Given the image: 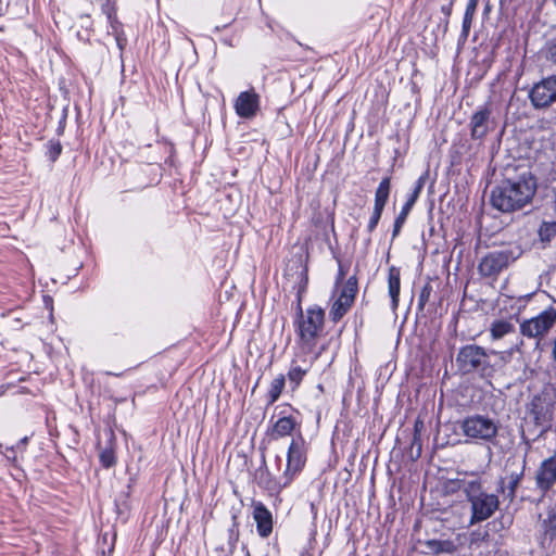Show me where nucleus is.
<instances>
[{
    "mask_svg": "<svg viewBox=\"0 0 556 556\" xmlns=\"http://www.w3.org/2000/svg\"><path fill=\"white\" fill-rule=\"evenodd\" d=\"M535 192V178L523 174L517 179H507L496 186L491 192L490 201L495 210L513 213L530 204Z\"/></svg>",
    "mask_w": 556,
    "mask_h": 556,
    "instance_id": "nucleus-1",
    "label": "nucleus"
},
{
    "mask_svg": "<svg viewBox=\"0 0 556 556\" xmlns=\"http://www.w3.org/2000/svg\"><path fill=\"white\" fill-rule=\"evenodd\" d=\"M463 491L471 507L470 526L489 519L498 508V497L484 492L479 480L465 481Z\"/></svg>",
    "mask_w": 556,
    "mask_h": 556,
    "instance_id": "nucleus-2",
    "label": "nucleus"
},
{
    "mask_svg": "<svg viewBox=\"0 0 556 556\" xmlns=\"http://www.w3.org/2000/svg\"><path fill=\"white\" fill-rule=\"evenodd\" d=\"M324 324L325 311L321 307L313 305L307 307L305 312L300 308L294 323L300 343L309 350L315 348L317 340L324 333Z\"/></svg>",
    "mask_w": 556,
    "mask_h": 556,
    "instance_id": "nucleus-3",
    "label": "nucleus"
},
{
    "mask_svg": "<svg viewBox=\"0 0 556 556\" xmlns=\"http://www.w3.org/2000/svg\"><path fill=\"white\" fill-rule=\"evenodd\" d=\"M555 409L556 391L552 388H544L527 405V415L541 429V432H545L552 426Z\"/></svg>",
    "mask_w": 556,
    "mask_h": 556,
    "instance_id": "nucleus-4",
    "label": "nucleus"
},
{
    "mask_svg": "<svg viewBox=\"0 0 556 556\" xmlns=\"http://www.w3.org/2000/svg\"><path fill=\"white\" fill-rule=\"evenodd\" d=\"M459 427L466 442H491L498 432V425L494 419L479 414L467 416L460 421Z\"/></svg>",
    "mask_w": 556,
    "mask_h": 556,
    "instance_id": "nucleus-5",
    "label": "nucleus"
},
{
    "mask_svg": "<svg viewBox=\"0 0 556 556\" xmlns=\"http://www.w3.org/2000/svg\"><path fill=\"white\" fill-rule=\"evenodd\" d=\"M521 255L519 248H506L486 253L478 265L483 277H497Z\"/></svg>",
    "mask_w": 556,
    "mask_h": 556,
    "instance_id": "nucleus-6",
    "label": "nucleus"
},
{
    "mask_svg": "<svg viewBox=\"0 0 556 556\" xmlns=\"http://www.w3.org/2000/svg\"><path fill=\"white\" fill-rule=\"evenodd\" d=\"M456 362L464 372L475 370L483 375H490L494 368L490 364V354L481 346L469 344L462 348L457 354Z\"/></svg>",
    "mask_w": 556,
    "mask_h": 556,
    "instance_id": "nucleus-7",
    "label": "nucleus"
},
{
    "mask_svg": "<svg viewBox=\"0 0 556 556\" xmlns=\"http://www.w3.org/2000/svg\"><path fill=\"white\" fill-rule=\"evenodd\" d=\"M357 291L358 287L355 276L349 277L341 288L334 289L332 295L334 300L329 311V317L333 323H338L350 311Z\"/></svg>",
    "mask_w": 556,
    "mask_h": 556,
    "instance_id": "nucleus-8",
    "label": "nucleus"
},
{
    "mask_svg": "<svg viewBox=\"0 0 556 556\" xmlns=\"http://www.w3.org/2000/svg\"><path fill=\"white\" fill-rule=\"evenodd\" d=\"M556 324V309L548 307L538 316L523 320L520 324V332L530 339H542Z\"/></svg>",
    "mask_w": 556,
    "mask_h": 556,
    "instance_id": "nucleus-9",
    "label": "nucleus"
},
{
    "mask_svg": "<svg viewBox=\"0 0 556 556\" xmlns=\"http://www.w3.org/2000/svg\"><path fill=\"white\" fill-rule=\"evenodd\" d=\"M306 462L305 442L302 437L293 439L288 448L287 468L283 471L282 479L291 483L294 477L303 469Z\"/></svg>",
    "mask_w": 556,
    "mask_h": 556,
    "instance_id": "nucleus-10",
    "label": "nucleus"
},
{
    "mask_svg": "<svg viewBox=\"0 0 556 556\" xmlns=\"http://www.w3.org/2000/svg\"><path fill=\"white\" fill-rule=\"evenodd\" d=\"M529 98L535 109H546L556 102V75L543 78L534 84Z\"/></svg>",
    "mask_w": 556,
    "mask_h": 556,
    "instance_id": "nucleus-11",
    "label": "nucleus"
},
{
    "mask_svg": "<svg viewBox=\"0 0 556 556\" xmlns=\"http://www.w3.org/2000/svg\"><path fill=\"white\" fill-rule=\"evenodd\" d=\"M536 489L544 495L556 483V450L553 455L544 459L535 471Z\"/></svg>",
    "mask_w": 556,
    "mask_h": 556,
    "instance_id": "nucleus-12",
    "label": "nucleus"
},
{
    "mask_svg": "<svg viewBox=\"0 0 556 556\" xmlns=\"http://www.w3.org/2000/svg\"><path fill=\"white\" fill-rule=\"evenodd\" d=\"M236 114L245 119H251L256 116L261 108L260 94L252 88L247 91H242L237 97L233 104Z\"/></svg>",
    "mask_w": 556,
    "mask_h": 556,
    "instance_id": "nucleus-13",
    "label": "nucleus"
},
{
    "mask_svg": "<svg viewBox=\"0 0 556 556\" xmlns=\"http://www.w3.org/2000/svg\"><path fill=\"white\" fill-rule=\"evenodd\" d=\"M254 479L257 483V485L267 492L269 494H279L285 488H287L290 483H287L285 479H276L271 476L269 472L265 455H262V463L261 466L255 470Z\"/></svg>",
    "mask_w": 556,
    "mask_h": 556,
    "instance_id": "nucleus-14",
    "label": "nucleus"
},
{
    "mask_svg": "<svg viewBox=\"0 0 556 556\" xmlns=\"http://www.w3.org/2000/svg\"><path fill=\"white\" fill-rule=\"evenodd\" d=\"M253 519L257 534L266 539L273 532V514L262 502H253Z\"/></svg>",
    "mask_w": 556,
    "mask_h": 556,
    "instance_id": "nucleus-15",
    "label": "nucleus"
},
{
    "mask_svg": "<svg viewBox=\"0 0 556 556\" xmlns=\"http://www.w3.org/2000/svg\"><path fill=\"white\" fill-rule=\"evenodd\" d=\"M491 109L488 105L479 108L470 118L471 137L482 139L491 129Z\"/></svg>",
    "mask_w": 556,
    "mask_h": 556,
    "instance_id": "nucleus-16",
    "label": "nucleus"
},
{
    "mask_svg": "<svg viewBox=\"0 0 556 556\" xmlns=\"http://www.w3.org/2000/svg\"><path fill=\"white\" fill-rule=\"evenodd\" d=\"M296 426V421L291 416L280 417L273 426L270 435L273 439H279L290 435Z\"/></svg>",
    "mask_w": 556,
    "mask_h": 556,
    "instance_id": "nucleus-17",
    "label": "nucleus"
},
{
    "mask_svg": "<svg viewBox=\"0 0 556 556\" xmlns=\"http://www.w3.org/2000/svg\"><path fill=\"white\" fill-rule=\"evenodd\" d=\"M388 283H389V295L391 298L392 307L395 309L397 306V303H399V294H400V286H401L400 269H397L395 267H391L389 269Z\"/></svg>",
    "mask_w": 556,
    "mask_h": 556,
    "instance_id": "nucleus-18",
    "label": "nucleus"
},
{
    "mask_svg": "<svg viewBox=\"0 0 556 556\" xmlns=\"http://www.w3.org/2000/svg\"><path fill=\"white\" fill-rule=\"evenodd\" d=\"M514 325L505 319L494 320L490 326V333L493 340H500L508 333L514 332Z\"/></svg>",
    "mask_w": 556,
    "mask_h": 556,
    "instance_id": "nucleus-19",
    "label": "nucleus"
},
{
    "mask_svg": "<svg viewBox=\"0 0 556 556\" xmlns=\"http://www.w3.org/2000/svg\"><path fill=\"white\" fill-rule=\"evenodd\" d=\"M382 213V181L379 182L377 189H376V199H375V208L372 212V215L368 222V231H372L380 219Z\"/></svg>",
    "mask_w": 556,
    "mask_h": 556,
    "instance_id": "nucleus-20",
    "label": "nucleus"
},
{
    "mask_svg": "<svg viewBox=\"0 0 556 556\" xmlns=\"http://www.w3.org/2000/svg\"><path fill=\"white\" fill-rule=\"evenodd\" d=\"M286 384L285 375H278L271 382L267 392V402L268 404H274L280 397L282 390Z\"/></svg>",
    "mask_w": 556,
    "mask_h": 556,
    "instance_id": "nucleus-21",
    "label": "nucleus"
},
{
    "mask_svg": "<svg viewBox=\"0 0 556 556\" xmlns=\"http://www.w3.org/2000/svg\"><path fill=\"white\" fill-rule=\"evenodd\" d=\"M544 539L556 540V506L547 511V517L543 521Z\"/></svg>",
    "mask_w": 556,
    "mask_h": 556,
    "instance_id": "nucleus-22",
    "label": "nucleus"
},
{
    "mask_svg": "<svg viewBox=\"0 0 556 556\" xmlns=\"http://www.w3.org/2000/svg\"><path fill=\"white\" fill-rule=\"evenodd\" d=\"M309 367H302L298 365L295 362H292L291 367L288 371V379L290 383L293 384V390L296 389L302 382L304 376L307 374Z\"/></svg>",
    "mask_w": 556,
    "mask_h": 556,
    "instance_id": "nucleus-23",
    "label": "nucleus"
},
{
    "mask_svg": "<svg viewBox=\"0 0 556 556\" xmlns=\"http://www.w3.org/2000/svg\"><path fill=\"white\" fill-rule=\"evenodd\" d=\"M427 546L435 554L453 553L456 551V545L450 540H430L427 542Z\"/></svg>",
    "mask_w": 556,
    "mask_h": 556,
    "instance_id": "nucleus-24",
    "label": "nucleus"
},
{
    "mask_svg": "<svg viewBox=\"0 0 556 556\" xmlns=\"http://www.w3.org/2000/svg\"><path fill=\"white\" fill-rule=\"evenodd\" d=\"M556 236V222H543L539 228V237L542 242H551Z\"/></svg>",
    "mask_w": 556,
    "mask_h": 556,
    "instance_id": "nucleus-25",
    "label": "nucleus"
},
{
    "mask_svg": "<svg viewBox=\"0 0 556 556\" xmlns=\"http://www.w3.org/2000/svg\"><path fill=\"white\" fill-rule=\"evenodd\" d=\"M99 458H100L101 465L104 468H111L116 463L115 453H114V450L111 446L105 447L104 450H102L100 452Z\"/></svg>",
    "mask_w": 556,
    "mask_h": 556,
    "instance_id": "nucleus-26",
    "label": "nucleus"
},
{
    "mask_svg": "<svg viewBox=\"0 0 556 556\" xmlns=\"http://www.w3.org/2000/svg\"><path fill=\"white\" fill-rule=\"evenodd\" d=\"M62 153V144L59 140H50L47 144L46 155L51 162H55Z\"/></svg>",
    "mask_w": 556,
    "mask_h": 556,
    "instance_id": "nucleus-27",
    "label": "nucleus"
},
{
    "mask_svg": "<svg viewBox=\"0 0 556 556\" xmlns=\"http://www.w3.org/2000/svg\"><path fill=\"white\" fill-rule=\"evenodd\" d=\"M239 540V525L237 516H232V526L228 529V544L230 548H235Z\"/></svg>",
    "mask_w": 556,
    "mask_h": 556,
    "instance_id": "nucleus-28",
    "label": "nucleus"
},
{
    "mask_svg": "<svg viewBox=\"0 0 556 556\" xmlns=\"http://www.w3.org/2000/svg\"><path fill=\"white\" fill-rule=\"evenodd\" d=\"M412 207L413 206H410L407 203H405L404 206L402 207V211H401L400 215L396 217L395 223H394L393 236H396L399 233V231L402 228L403 224L405 223L406 217H407L408 213L410 212Z\"/></svg>",
    "mask_w": 556,
    "mask_h": 556,
    "instance_id": "nucleus-29",
    "label": "nucleus"
},
{
    "mask_svg": "<svg viewBox=\"0 0 556 556\" xmlns=\"http://www.w3.org/2000/svg\"><path fill=\"white\" fill-rule=\"evenodd\" d=\"M424 178L420 177L417 182H416V186L414 188V190L412 191V193L409 194L406 203L409 204L410 206H414L415 202L417 201L422 188H424Z\"/></svg>",
    "mask_w": 556,
    "mask_h": 556,
    "instance_id": "nucleus-30",
    "label": "nucleus"
},
{
    "mask_svg": "<svg viewBox=\"0 0 556 556\" xmlns=\"http://www.w3.org/2000/svg\"><path fill=\"white\" fill-rule=\"evenodd\" d=\"M424 178L420 177L417 182H416V186L414 188V190L412 191V193L409 194L406 203L409 204L410 206H414L415 202L417 201L422 188H424Z\"/></svg>",
    "mask_w": 556,
    "mask_h": 556,
    "instance_id": "nucleus-31",
    "label": "nucleus"
},
{
    "mask_svg": "<svg viewBox=\"0 0 556 556\" xmlns=\"http://www.w3.org/2000/svg\"><path fill=\"white\" fill-rule=\"evenodd\" d=\"M431 292H432V287L430 286V283L425 285L420 291L419 299H418L419 308L422 309L425 307L426 303L430 299Z\"/></svg>",
    "mask_w": 556,
    "mask_h": 556,
    "instance_id": "nucleus-32",
    "label": "nucleus"
},
{
    "mask_svg": "<svg viewBox=\"0 0 556 556\" xmlns=\"http://www.w3.org/2000/svg\"><path fill=\"white\" fill-rule=\"evenodd\" d=\"M522 476H523V471H521L519 473L510 475V480H509V485H508L509 496H511V497L515 496L516 489H517L518 484L520 483Z\"/></svg>",
    "mask_w": 556,
    "mask_h": 556,
    "instance_id": "nucleus-33",
    "label": "nucleus"
},
{
    "mask_svg": "<svg viewBox=\"0 0 556 556\" xmlns=\"http://www.w3.org/2000/svg\"><path fill=\"white\" fill-rule=\"evenodd\" d=\"M490 357L492 355L498 357L501 365H504L509 362L511 353L510 352H496V351H490L489 352Z\"/></svg>",
    "mask_w": 556,
    "mask_h": 556,
    "instance_id": "nucleus-34",
    "label": "nucleus"
},
{
    "mask_svg": "<svg viewBox=\"0 0 556 556\" xmlns=\"http://www.w3.org/2000/svg\"><path fill=\"white\" fill-rule=\"evenodd\" d=\"M102 12L106 15L108 20H112L113 16H116L115 8L112 3H110V1H106L102 5Z\"/></svg>",
    "mask_w": 556,
    "mask_h": 556,
    "instance_id": "nucleus-35",
    "label": "nucleus"
},
{
    "mask_svg": "<svg viewBox=\"0 0 556 556\" xmlns=\"http://www.w3.org/2000/svg\"><path fill=\"white\" fill-rule=\"evenodd\" d=\"M471 24H472L471 21L463 20L460 40H463V41L467 40V38L469 36Z\"/></svg>",
    "mask_w": 556,
    "mask_h": 556,
    "instance_id": "nucleus-36",
    "label": "nucleus"
},
{
    "mask_svg": "<svg viewBox=\"0 0 556 556\" xmlns=\"http://www.w3.org/2000/svg\"><path fill=\"white\" fill-rule=\"evenodd\" d=\"M108 22L113 35L123 31L122 24L118 22L117 16H113L112 20H108Z\"/></svg>",
    "mask_w": 556,
    "mask_h": 556,
    "instance_id": "nucleus-37",
    "label": "nucleus"
},
{
    "mask_svg": "<svg viewBox=\"0 0 556 556\" xmlns=\"http://www.w3.org/2000/svg\"><path fill=\"white\" fill-rule=\"evenodd\" d=\"M344 276H345V273L343 269V265L341 264V262H339V271H338L337 279H336V288H341V286L344 283L343 282Z\"/></svg>",
    "mask_w": 556,
    "mask_h": 556,
    "instance_id": "nucleus-38",
    "label": "nucleus"
},
{
    "mask_svg": "<svg viewBox=\"0 0 556 556\" xmlns=\"http://www.w3.org/2000/svg\"><path fill=\"white\" fill-rule=\"evenodd\" d=\"M114 37H115V40H116V43H117L118 48L121 50H123L124 46L126 43V39L124 37V33L121 31V33L114 34Z\"/></svg>",
    "mask_w": 556,
    "mask_h": 556,
    "instance_id": "nucleus-39",
    "label": "nucleus"
},
{
    "mask_svg": "<svg viewBox=\"0 0 556 556\" xmlns=\"http://www.w3.org/2000/svg\"><path fill=\"white\" fill-rule=\"evenodd\" d=\"M452 10H453V2H450L448 4L446 5H442L441 8V12L446 16V17H450V15L452 14Z\"/></svg>",
    "mask_w": 556,
    "mask_h": 556,
    "instance_id": "nucleus-40",
    "label": "nucleus"
},
{
    "mask_svg": "<svg viewBox=\"0 0 556 556\" xmlns=\"http://www.w3.org/2000/svg\"><path fill=\"white\" fill-rule=\"evenodd\" d=\"M548 55L549 59L556 63V41L551 45L548 49Z\"/></svg>",
    "mask_w": 556,
    "mask_h": 556,
    "instance_id": "nucleus-41",
    "label": "nucleus"
},
{
    "mask_svg": "<svg viewBox=\"0 0 556 556\" xmlns=\"http://www.w3.org/2000/svg\"><path fill=\"white\" fill-rule=\"evenodd\" d=\"M478 3L477 1H473V0H469L468 3H467V7H466V10L467 11H473L476 12L477 11V7H478Z\"/></svg>",
    "mask_w": 556,
    "mask_h": 556,
    "instance_id": "nucleus-42",
    "label": "nucleus"
},
{
    "mask_svg": "<svg viewBox=\"0 0 556 556\" xmlns=\"http://www.w3.org/2000/svg\"><path fill=\"white\" fill-rule=\"evenodd\" d=\"M476 12L465 10L464 20L473 21Z\"/></svg>",
    "mask_w": 556,
    "mask_h": 556,
    "instance_id": "nucleus-43",
    "label": "nucleus"
},
{
    "mask_svg": "<svg viewBox=\"0 0 556 556\" xmlns=\"http://www.w3.org/2000/svg\"><path fill=\"white\" fill-rule=\"evenodd\" d=\"M552 358L556 363V337L553 340Z\"/></svg>",
    "mask_w": 556,
    "mask_h": 556,
    "instance_id": "nucleus-44",
    "label": "nucleus"
},
{
    "mask_svg": "<svg viewBox=\"0 0 556 556\" xmlns=\"http://www.w3.org/2000/svg\"><path fill=\"white\" fill-rule=\"evenodd\" d=\"M383 186H384V200H386L387 199V194H388V188H389V182H388L387 179H384Z\"/></svg>",
    "mask_w": 556,
    "mask_h": 556,
    "instance_id": "nucleus-45",
    "label": "nucleus"
},
{
    "mask_svg": "<svg viewBox=\"0 0 556 556\" xmlns=\"http://www.w3.org/2000/svg\"><path fill=\"white\" fill-rule=\"evenodd\" d=\"M532 295H533V293H529V294H526L525 296H522L521 299L529 301L532 298Z\"/></svg>",
    "mask_w": 556,
    "mask_h": 556,
    "instance_id": "nucleus-46",
    "label": "nucleus"
},
{
    "mask_svg": "<svg viewBox=\"0 0 556 556\" xmlns=\"http://www.w3.org/2000/svg\"><path fill=\"white\" fill-rule=\"evenodd\" d=\"M26 442H27V438H26V437H25V438H23V439L20 441V443H21V444H26Z\"/></svg>",
    "mask_w": 556,
    "mask_h": 556,
    "instance_id": "nucleus-47",
    "label": "nucleus"
}]
</instances>
